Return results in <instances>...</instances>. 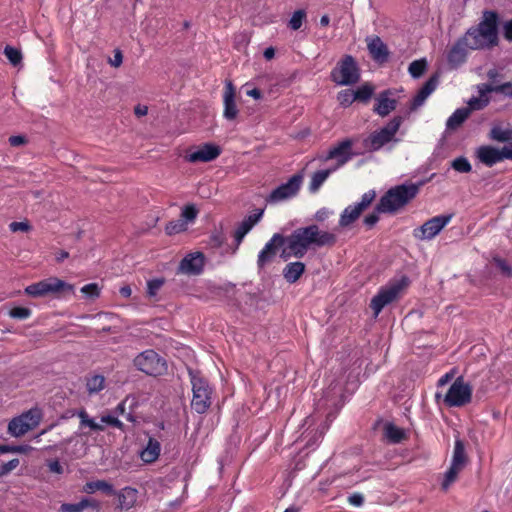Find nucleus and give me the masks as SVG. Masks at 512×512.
I'll return each mask as SVG.
<instances>
[{"mask_svg":"<svg viewBox=\"0 0 512 512\" xmlns=\"http://www.w3.org/2000/svg\"><path fill=\"white\" fill-rule=\"evenodd\" d=\"M336 235L328 230H322L317 224L296 228L287 237L280 233L272 235L264 249L260 250L257 266L262 269L276 258L278 250L282 249L281 258L294 257L302 259L309 249L332 248L336 244Z\"/></svg>","mask_w":512,"mask_h":512,"instance_id":"obj_1","label":"nucleus"},{"mask_svg":"<svg viewBox=\"0 0 512 512\" xmlns=\"http://www.w3.org/2000/svg\"><path fill=\"white\" fill-rule=\"evenodd\" d=\"M498 15L493 11H486L483 20L477 26L470 27L464 36L459 38L469 50H483L497 44Z\"/></svg>","mask_w":512,"mask_h":512,"instance_id":"obj_2","label":"nucleus"},{"mask_svg":"<svg viewBox=\"0 0 512 512\" xmlns=\"http://www.w3.org/2000/svg\"><path fill=\"white\" fill-rule=\"evenodd\" d=\"M424 182L396 185L387 190L376 204V210L394 214L415 199Z\"/></svg>","mask_w":512,"mask_h":512,"instance_id":"obj_3","label":"nucleus"},{"mask_svg":"<svg viewBox=\"0 0 512 512\" xmlns=\"http://www.w3.org/2000/svg\"><path fill=\"white\" fill-rule=\"evenodd\" d=\"M190 384H192L193 398L190 408L197 414H204L210 408L213 388L208 380L198 370H188Z\"/></svg>","mask_w":512,"mask_h":512,"instance_id":"obj_4","label":"nucleus"},{"mask_svg":"<svg viewBox=\"0 0 512 512\" xmlns=\"http://www.w3.org/2000/svg\"><path fill=\"white\" fill-rule=\"evenodd\" d=\"M409 281L406 276L401 279L391 281L386 286L379 289L378 294L371 299L370 307L375 317H378L386 305L392 304L399 300L404 290L408 287Z\"/></svg>","mask_w":512,"mask_h":512,"instance_id":"obj_5","label":"nucleus"},{"mask_svg":"<svg viewBox=\"0 0 512 512\" xmlns=\"http://www.w3.org/2000/svg\"><path fill=\"white\" fill-rule=\"evenodd\" d=\"M404 122L403 116H395L385 126L373 131L367 138L363 140V146L369 152H376L391 142H396L395 138L399 128Z\"/></svg>","mask_w":512,"mask_h":512,"instance_id":"obj_6","label":"nucleus"},{"mask_svg":"<svg viewBox=\"0 0 512 512\" xmlns=\"http://www.w3.org/2000/svg\"><path fill=\"white\" fill-rule=\"evenodd\" d=\"M74 286L58 277H49L24 288V293L34 297L56 295L58 297L73 294Z\"/></svg>","mask_w":512,"mask_h":512,"instance_id":"obj_7","label":"nucleus"},{"mask_svg":"<svg viewBox=\"0 0 512 512\" xmlns=\"http://www.w3.org/2000/svg\"><path fill=\"white\" fill-rule=\"evenodd\" d=\"M133 365L137 371L152 377L163 376L168 369L167 361L153 349L137 354L133 359Z\"/></svg>","mask_w":512,"mask_h":512,"instance_id":"obj_8","label":"nucleus"},{"mask_svg":"<svg viewBox=\"0 0 512 512\" xmlns=\"http://www.w3.org/2000/svg\"><path fill=\"white\" fill-rule=\"evenodd\" d=\"M331 80L341 86L353 85L360 80V70L351 55H345L331 70Z\"/></svg>","mask_w":512,"mask_h":512,"instance_id":"obj_9","label":"nucleus"},{"mask_svg":"<svg viewBox=\"0 0 512 512\" xmlns=\"http://www.w3.org/2000/svg\"><path fill=\"white\" fill-rule=\"evenodd\" d=\"M472 397L473 388L460 376L448 388L444 404L448 408H460L469 404Z\"/></svg>","mask_w":512,"mask_h":512,"instance_id":"obj_10","label":"nucleus"},{"mask_svg":"<svg viewBox=\"0 0 512 512\" xmlns=\"http://www.w3.org/2000/svg\"><path fill=\"white\" fill-rule=\"evenodd\" d=\"M303 176L301 173L292 175L288 182H284L279 185L275 190L270 192L267 201L271 203H277L280 201H286L296 196L301 188Z\"/></svg>","mask_w":512,"mask_h":512,"instance_id":"obj_11","label":"nucleus"},{"mask_svg":"<svg viewBox=\"0 0 512 512\" xmlns=\"http://www.w3.org/2000/svg\"><path fill=\"white\" fill-rule=\"evenodd\" d=\"M452 214L438 215L426 220L420 227L415 228L413 235L417 239H434L435 236L450 222Z\"/></svg>","mask_w":512,"mask_h":512,"instance_id":"obj_12","label":"nucleus"},{"mask_svg":"<svg viewBox=\"0 0 512 512\" xmlns=\"http://www.w3.org/2000/svg\"><path fill=\"white\" fill-rule=\"evenodd\" d=\"M221 153V149L217 144H204L196 148V150H190L186 155L185 159L188 163H208L214 161Z\"/></svg>","mask_w":512,"mask_h":512,"instance_id":"obj_13","label":"nucleus"},{"mask_svg":"<svg viewBox=\"0 0 512 512\" xmlns=\"http://www.w3.org/2000/svg\"><path fill=\"white\" fill-rule=\"evenodd\" d=\"M352 145L353 141L349 138L344 139L343 141L339 142L337 145L333 146L326 157H324V160H336V168L341 167L342 165L346 164L348 161L352 158Z\"/></svg>","mask_w":512,"mask_h":512,"instance_id":"obj_14","label":"nucleus"},{"mask_svg":"<svg viewBox=\"0 0 512 512\" xmlns=\"http://www.w3.org/2000/svg\"><path fill=\"white\" fill-rule=\"evenodd\" d=\"M204 265V254L196 252L194 254H188L180 260L178 271L186 275H199L203 272Z\"/></svg>","mask_w":512,"mask_h":512,"instance_id":"obj_15","label":"nucleus"},{"mask_svg":"<svg viewBox=\"0 0 512 512\" xmlns=\"http://www.w3.org/2000/svg\"><path fill=\"white\" fill-rule=\"evenodd\" d=\"M392 95L391 89H385L376 96L373 106V112L376 115L387 117L396 109L397 100Z\"/></svg>","mask_w":512,"mask_h":512,"instance_id":"obj_16","label":"nucleus"},{"mask_svg":"<svg viewBox=\"0 0 512 512\" xmlns=\"http://www.w3.org/2000/svg\"><path fill=\"white\" fill-rule=\"evenodd\" d=\"M224 112L223 116L227 120H235L238 116V108L236 105V88L230 80H227L224 88Z\"/></svg>","mask_w":512,"mask_h":512,"instance_id":"obj_17","label":"nucleus"},{"mask_svg":"<svg viewBox=\"0 0 512 512\" xmlns=\"http://www.w3.org/2000/svg\"><path fill=\"white\" fill-rule=\"evenodd\" d=\"M366 46H368V51L373 61L382 64L388 60V48L379 36L366 38Z\"/></svg>","mask_w":512,"mask_h":512,"instance_id":"obj_18","label":"nucleus"},{"mask_svg":"<svg viewBox=\"0 0 512 512\" xmlns=\"http://www.w3.org/2000/svg\"><path fill=\"white\" fill-rule=\"evenodd\" d=\"M467 50L469 49L461 40L458 39L457 42H455L447 53V63L450 69H457L466 62Z\"/></svg>","mask_w":512,"mask_h":512,"instance_id":"obj_19","label":"nucleus"},{"mask_svg":"<svg viewBox=\"0 0 512 512\" xmlns=\"http://www.w3.org/2000/svg\"><path fill=\"white\" fill-rule=\"evenodd\" d=\"M476 157L479 162L486 165L487 167H492L502 162L499 149L493 145L479 146L476 150Z\"/></svg>","mask_w":512,"mask_h":512,"instance_id":"obj_20","label":"nucleus"},{"mask_svg":"<svg viewBox=\"0 0 512 512\" xmlns=\"http://www.w3.org/2000/svg\"><path fill=\"white\" fill-rule=\"evenodd\" d=\"M262 217V210L258 211L255 214H251L247 216L244 221L240 222L238 227L235 230L234 233V239L236 242V247L238 248L241 244L242 240L245 238V236L248 234V232L253 228L254 225H256Z\"/></svg>","mask_w":512,"mask_h":512,"instance_id":"obj_21","label":"nucleus"},{"mask_svg":"<svg viewBox=\"0 0 512 512\" xmlns=\"http://www.w3.org/2000/svg\"><path fill=\"white\" fill-rule=\"evenodd\" d=\"M438 85V76L436 74L432 75L427 81L424 83L421 89L418 90L417 94L412 100L411 108L416 109L421 107L425 100L431 95Z\"/></svg>","mask_w":512,"mask_h":512,"instance_id":"obj_22","label":"nucleus"},{"mask_svg":"<svg viewBox=\"0 0 512 512\" xmlns=\"http://www.w3.org/2000/svg\"><path fill=\"white\" fill-rule=\"evenodd\" d=\"M383 435L390 444H400L407 439L405 430L395 426L393 423H386L384 425Z\"/></svg>","mask_w":512,"mask_h":512,"instance_id":"obj_23","label":"nucleus"},{"mask_svg":"<svg viewBox=\"0 0 512 512\" xmlns=\"http://www.w3.org/2000/svg\"><path fill=\"white\" fill-rule=\"evenodd\" d=\"M473 111L467 107L457 108L446 121L447 130H456L462 126Z\"/></svg>","mask_w":512,"mask_h":512,"instance_id":"obj_24","label":"nucleus"},{"mask_svg":"<svg viewBox=\"0 0 512 512\" xmlns=\"http://www.w3.org/2000/svg\"><path fill=\"white\" fill-rule=\"evenodd\" d=\"M477 88H478L479 96L473 97V98L469 99L467 102V104H468L467 108L471 109L472 111L482 110V109L486 108L490 102V98H489L488 94L491 92L486 91V84H480V85H478Z\"/></svg>","mask_w":512,"mask_h":512,"instance_id":"obj_25","label":"nucleus"},{"mask_svg":"<svg viewBox=\"0 0 512 512\" xmlns=\"http://www.w3.org/2000/svg\"><path fill=\"white\" fill-rule=\"evenodd\" d=\"M160 454L161 444L155 438L150 437L141 453L142 460L147 464H151L157 460Z\"/></svg>","mask_w":512,"mask_h":512,"instance_id":"obj_26","label":"nucleus"},{"mask_svg":"<svg viewBox=\"0 0 512 512\" xmlns=\"http://www.w3.org/2000/svg\"><path fill=\"white\" fill-rule=\"evenodd\" d=\"M305 270L304 263L297 261L284 266L283 277L288 283L293 284L299 280Z\"/></svg>","mask_w":512,"mask_h":512,"instance_id":"obj_27","label":"nucleus"},{"mask_svg":"<svg viewBox=\"0 0 512 512\" xmlns=\"http://www.w3.org/2000/svg\"><path fill=\"white\" fill-rule=\"evenodd\" d=\"M488 137L490 140L496 141L498 143H512V127H502L500 125H495L490 128Z\"/></svg>","mask_w":512,"mask_h":512,"instance_id":"obj_28","label":"nucleus"},{"mask_svg":"<svg viewBox=\"0 0 512 512\" xmlns=\"http://www.w3.org/2000/svg\"><path fill=\"white\" fill-rule=\"evenodd\" d=\"M99 508V502L89 498H83L76 503H63L60 507V512H81L86 508Z\"/></svg>","mask_w":512,"mask_h":512,"instance_id":"obj_29","label":"nucleus"},{"mask_svg":"<svg viewBox=\"0 0 512 512\" xmlns=\"http://www.w3.org/2000/svg\"><path fill=\"white\" fill-rule=\"evenodd\" d=\"M363 213V210H360L353 204L349 205L347 208H345L339 219V226L341 228L349 227L351 224H353L356 220H358Z\"/></svg>","mask_w":512,"mask_h":512,"instance_id":"obj_30","label":"nucleus"},{"mask_svg":"<svg viewBox=\"0 0 512 512\" xmlns=\"http://www.w3.org/2000/svg\"><path fill=\"white\" fill-rule=\"evenodd\" d=\"M34 427L22 422L20 418L12 417L8 423L7 432L11 437H22Z\"/></svg>","mask_w":512,"mask_h":512,"instance_id":"obj_31","label":"nucleus"},{"mask_svg":"<svg viewBox=\"0 0 512 512\" xmlns=\"http://www.w3.org/2000/svg\"><path fill=\"white\" fill-rule=\"evenodd\" d=\"M83 491L86 493H95L101 491L106 495H115L116 492L113 488V485L110 482L104 480H96L92 482L85 483L83 487Z\"/></svg>","mask_w":512,"mask_h":512,"instance_id":"obj_32","label":"nucleus"},{"mask_svg":"<svg viewBox=\"0 0 512 512\" xmlns=\"http://www.w3.org/2000/svg\"><path fill=\"white\" fill-rule=\"evenodd\" d=\"M136 490L131 487H125L120 493L117 494L119 497V507L121 510H129L133 507L136 502Z\"/></svg>","mask_w":512,"mask_h":512,"instance_id":"obj_33","label":"nucleus"},{"mask_svg":"<svg viewBox=\"0 0 512 512\" xmlns=\"http://www.w3.org/2000/svg\"><path fill=\"white\" fill-rule=\"evenodd\" d=\"M85 387L89 394H96L105 388V378L103 375H88L85 378Z\"/></svg>","mask_w":512,"mask_h":512,"instance_id":"obj_34","label":"nucleus"},{"mask_svg":"<svg viewBox=\"0 0 512 512\" xmlns=\"http://www.w3.org/2000/svg\"><path fill=\"white\" fill-rule=\"evenodd\" d=\"M467 463V455L465 451V444L462 440L456 439L454 444V452L452 458L453 466L464 468Z\"/></svg>","mask_w":512,"mask_h":512,"instance_id":"obj_35","label":"nucleus"},{"mask_svg":"<svg viewBox=\"0 0 512 512\" xmlns=\"http://www.w3.org/2000/svg\"><path fill=\"white\" fill-rule=\"evenodd\" d=\"M42 411L40 408L34 407L30 408L27 411H24L20 415L16 416L17 418H20L22 422L27 423L28 425L36 428L39 426L41 420H42Z\"/></svg>","mask_w":512,"mask_h":512,"instance_id":"obj_36","label":"nucleus"},{"mask_svg":"<svg viewBox=\"0 0 512 512\" xmlns=\"http://www.w3.org/2000/svg\"><path fill=\"white\" fill-rule=\"evenodd\" d=\"M334 170L335 169L319 170L313 173L309 185L310 192L315 193L316 191H318L322 184L327 181L331 172H333Z\"/></svg>","mask_w":512,"mask_h":512,"instance_id":"obj_37","label":"nucleus"},{"mask_svg":"<svg viewBox=\"0 0 512 512\" xmlns=\"http://www.w3.org/2000/svg\"><path fill=\"white\" fill-rule=\"evenodd\" d=\"M78 417L80 418V428L89 427L90 430L95 432L104 431V424L101 422H95L93 418L85 411V409H81L78 413Z\"/></svg>","mask_w":512,"mask_h":512,"instance_id":"obj_38","label":"nucleus"},{"mask_svg":"<svg viewBox=\"0 0 512 512\" xmlns=\"http://www.w3.org/2000/svg\"><path fill=\"white\" fill-rule=\"evenodd\" d=\"M463 468L450 465L446 473L444 474V479L442 482V489L447 491L450 485L456 482L458 474L462 471Z\"/></svg>","mask_w":512,"mask_h":512,"instance_id":"obj_39","label":"nucleus"},{"mask_svg":"<svg viewBox=\"0 0 512 512\" xmlns=\"http://www.w3.org/2000/svg\"><path fill=\"white\" fill-rule=\"evenodd\" d=\"M353 93L355 100L366 103L372 98L374 88L370 84H364L361 87L356 88V90L353 91Z\"/></svg>","mask_w":512,"mask_h":512,"instance_id":"obj_40","label":"nucleus"},{"mask_svg":"<svg viewBox=\"0 0 512 512\" xmlns=\"http://www.w3.org/2000/svg\"><path fill=\"white\" fill-rule=\"evenodd\" d=\"M486 91L491 93H500L505 97L512 99V82L508 81L500 85L486 84Z\"/></svg>","mask_w":512,"mask_h":512,"instance_id":"obj_41","label":"nucleus"},{"mask_svg":"<svg viewBox=\"0 0 512 512\" xmlns=\"http://www.w3.org/2000/svg\"><path fill=\"white\" fill-rule=\"evenodd\" d=\"M307 20V12L302 9L294 11L289 20L288 26L291 30L297 31L301 28L303 22Z\"/></svg>","mask_w":512,"mask_h":512,"instance_id":"obj_42","label":"nucleus"},{"mask_svg":"<svg viewBox=\"0 0 512 512\" xmlns=\"http://www.w3.org/2000/svg\"><path fill=\"white\" fill-rule=\"evenodd\" d=\"M188 224L185 220H172L165 226V232L167 235H175L180 232H184L187 229Z\"/></svg>","mask_w":512,"mask_h":512,"instance_id":"obj_43","label":"nucleus"},{"mask_svg":"<svg viewBox=\"0 0 512 512\" xmlns=\"http://www.w3.org/2000/svg\"><path fill=\"white\" fill-rule=\"evenodd\" d=\"M4 54L12 66H18L22 61V53L20 49L7 45Z\"/></svg>","mask_w":512,"mask_h":512,"instance_id":"obj_44","label":"nucleus"},{"mask_svg":"<svg viewBox=\"0 0 512 512\" xmlns=\"http://www.w3.org/2000/svg\"><path fill=\"white\" fill-rule=\"evenodd\" d=\"M198 215V209L194 204H187L184 206L182 213H180V220L186 221V223H192L196 220Z\"/></svg>","mask_w":512,"mask_h":512,"instance_id":"obj_45","label":"nucleus"},{"mask_svg":"<svg viewBox=\"0 0 512 512\" xmlns=\"http://www.w3.org/2000/svg\"><path fill=\"white\" fill-rule=\"evenodd\" d=\"M426 60H414L408 66V72H410L413 78H419L423 75L426 70Z\"/></svg>","mask_w":512,"mask_h":512,"instance_id":"obj_46","label":"nucleus"},{"mask_svg":"<svg viewBox=\"0 0 512 512\" xmlns=\"http://www.w3.org/2000/svg\"><path fill=\"white\" fill-rule=\"evenodd\" d=\"M452 167L458 173H469L471 171V164L465 156L455 158Z\"/></svg>","mask_w":512,"mask_h":512,"instance_id":"obj_47","label":"nucleus"},{"mask_svg":"<svg viewBox=\"0 0 512 512\" xmlns=\"http://www.w3.org/2000/svg\"><path fill=\"white\" fill-rule=\"evenodd\" d=\"M376 198V192L374 190H370L367 192H364L361 201L354 203L353 205L359 208L360 210H366L368 207L371 206L373 201Z\"/></svg>","mask_w":512,"mask_h":512,"instance_id":"obj_48","label":"nucleus"},{"mask_svg":"<svg viewBox=\"0 0 512 512\" xmlns=\"http://www.w3.org/2000/svg\"><path fill=\"white\" fill-rule=\"evenodd\" d=\"M338 101L343 107H350L355 100L353 90L345 89L338 93Z\"/></svg>","mask_w":512,"mask_h":512,"instance_id":"obj_49","label":"nucleus"},{"mask_svg":"<svg viewBox=\"0 0 512 512\" xmlns=\"http://www.w3.org/2000/svg\"><path fill=\"white\" fill-rule=\"evenodd\" d=\"M165 283L164 278H154L147 281V295L150 297H154L158 290H160Z\"/></svg>","mask_w":512,"mask_h":512,"instance_id":"obj_50","label":"nucleus"},{"mask_svg":"<svg viewBox=\"0 0 512 512\" xmlns=\"http://www.w3.org/2000/svg\"><path fill=\"white\" fill-rule=\"evenodd\" d=\"M32 312L29 308L27 307H13L10 311H9V316L14 318V319H19V320H26L28 319L30 316H31Z\"/></svg>","mask_w":512,"mask_h":512,"instance_id":"obj_51","label":"nucleus"},{"mask_svg":"<svg viewBox=\"0 0 512 512\" xmlns=\"http://www.w3.org/2000/svg\"><path fill=\"white\" fill-rule=\"evenodd\" d=\"M81 292L86 297L90 299H95L100 296L101 288L96 283H90L88 285L82 286Z\"/></svg>","mask_w":512,"mask_h":512,"instance_id":"obj_52","label":"nucleus"},{"mask_svg":"<svg viewBox=\"0 0 512 512\" xmlns=\"http://www.w3.org/2000/svg\"><path fill=\"white\" fill-rule=\"evenodd\" d=\"M101 423L106 426L115 427L117 429H120L121 431H124V424L116 416L103 415L101 416Z\"/></svg>","mask_w":512,"mask_h":512,"instance_id":"obj_53","label":"nucleus"},{"mask_svg":"<svg viewBox=\"0 0 512 512\" xmlns=\"http://www.w3.org/2000/svg\"><path fill=\"white\" fill-rule=\"evenodd\" d=\"M20 465V461L18 458H13L7 463L0 465V477H4L9 475L12 471H14Z\"/></svg>","mask_w":512,"mask_h":512,"instance_id":"obj_54","label":"nucleus"},{"mask_svg":"<svg viewBox=\"0 0 512 512\" xmlns=\"http://www.w3.org/2000/svg\"><path fill=\"white\" fill-rule=\"evenodd\" d=\"M493 261L496 267L501 271L503 275H505L506 277L512 276V267L509 266L505 259L495 257L493 258Z\"/></svg>","mask_w":512,"mask_h":512,"instance_id":"obj_55","label":"nucleus"},{"mask_svg":"<svg viewBox=\"0 0 512 512\" xmlns=\"http://www.w3.org/2000/svg\"><path fill=\"white\" fill-rule=\"evenodd\" d=\"M380 213H383V211H378V210H376V207H375L372 213H370L369 215H366L364 217V219H363L364 225L367 226L368 228H372L374 225H376L379 222V220H380L379 214Z\"/></svg>","mask_w":512,"mask_h":512,"instance_id":"obj_56","label":"nucleus"},{"mask_svg":"<svg viewBox=\"0 0 512 512\" xmlns=\"http://www.w3.org/2000/svg\"><path fill=\"white\" fill-rule=\"evenodd\" d=\"M9 229L12 232H18V231L28 232V231H30L31 226L28 221H12L9 224Z\"/></svg>","mask_w":512,"mask_h":512,"instance_id":"obj_57","label":"nucleus"},{"mask_svg":"<svg viewBox=\"0 0 512 512\" xmlns=\"http://www.w3.org/2000/svg\"><path fill=\"white\" fill-rule=\"evenodd\" d=\"M125 404L126 400L120 402L119 405H117L116 408L114 409V412L116 414L125 416L126 419L129 420L130 422H135V417L131 413H125Z\"/></svg>","mask_w":512,"mask_h":512,"instance_id":"obj_58","label":"nucleus"},{"mask_svg":"<svg viewBox=\"0 0 512 512\" xmlns=\"http://www.w3.org/2000/svg\"><path fill=\"white\" fill-rule=\"evenodd\" d=\"M501 161L508 159L512 161V143H507L499 149Z\"/></svg>","mask_w":512,"mask_h":512,"instance_id":"obj_59","label":"nucleus"},{"mask_svg":"<svg viewBox=\"0 0 512 512\" xmlns=\"http://www.w3.org/2000/svg\"><path fill=\"white\" fill-rule=\"evenodd\" d=\"M348 502L354 507H360L364 503V497L361 493H353L349 496Z\"/></svg>","mask_w":512,"mask_h":512,"instance_id":"obj_60","label":"nucleus"},{"mask_svg":"<svg viewBox=\"0 0 512 512\" xmlns=\"http://www.w3.org/2000/svg\"><path fill=\"white\" fill-rule=\"evenodd\" d=\"M49 471L54 474L61 475L63 473V467L59 460H51L48 463Z\"/></svg>","mask_w":512,"mask_h":512,"instance_id":"obj_61","label":"nucleus"},{"mask_svg":"<svg viewBox=\"0 0 512 512\" xmlns=\"http://www.w3.org/2000/svg\"><path fill=\"white\" fill-rule=\"evenodd\" d=\"M9 145L16 147L20 145H26L28 140L25 136H11L8 139Z\"/></svg>","mask_w":512,"mask_h":512,"instance_id":"obj_62","label":"nucleus"},{"mask_svg":"<svg viewBox=\"0 0 512 512\" xmlns=\"http://www.w3.org/2000/svg\"><path fill=\"white\" fill-rule=\"evenodd\" d=\"M329 216H330V210L326 209V208H322L319 211H317L316 214H314V219H316V221L323 222L326 219H328Z\"/></svg>","mask_w":512,"mask_h":512,"instance_id":"obj_63","label":"nucleus"},{"mask_svg":"<svg viewBox=\"0 0 512 512\" xmlns=\"http://www.w3.org/2000/svg\"><path fill=\"white\" fill-rule=\"evenodd\" d=\"M504 36L508 41H512V19L505 23Z\"/></svg>","mask_w":512,"mask_h":512,"instance_id":"obj_64","label":"nucleus"}]
</instances>
